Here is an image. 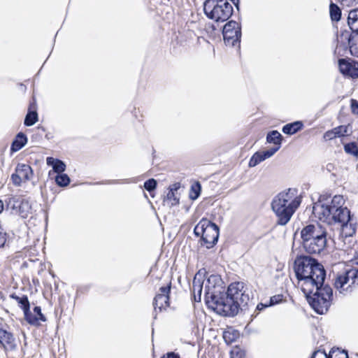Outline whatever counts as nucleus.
Here are the masks:
<instances>
[{
	"mask_svg": "<svg viewBox=\"0 0 358 358\" xmlns=\"http://www.w3.org/2000/svg\"><path fill=\"white\" fill-rule=\"evenodd\" d=\"M317 356H320V358H332V355H327L324 352L320 350L315 351L311 358H315Z\"/></svg>",
	"mask_w": 358,
	"mask_h": 358,
	"instance_id": "39",
	"label": "nucleus"
},
{
	"mask_svg": "<svg viewBox=\"0 0 358 358\" xmlns=\"http://www.w3.org/2000/svg\"><path fill=\"white\" fill-rule=\"evenodd\" d=\"M282 136V135L276 130H273L269 132L266 136V141L270 143H273L275 145V148H278V150L280 148L281 141Z\"/></svg>",
	"mask_w": 358,
	"mask_h": 358,
	"instance_id": "23",
	"label": "nucleus"
},
{
	"mask_svg": "<svg viewBox=\"0 0 358 358\" xmlns=\"http://www.w3.org/2000/svg\"><path fill=\"white\" fill-rule=\"evenodd\" d=\"M348 43L351 54L358 57V41H355L353 36H350L349 37Z\"/></svg>",
	"mask_w": 358,
	"mask_h": 358,
	"instance_id": "31",
	"label": "nucleus"
},
{
	"mask_svg": "<svg viewBox=\"0 0 358 358\" xmlns=\"http://www.w3.org/2000/svg\"><path fill=\"white\" fill-rule=\"evenodd\" d=\"M33 176L30 166L24 164H18L15 172L11 175V180L15 186H20L22 182L29 180Z\"/></svg>",
	"mask_w": 358,
	"mask_h": 358,
	"instance_id": "12",
	"label": "nucleus"
},
{
	"mask_svg": "<svg viewBox=\"0 0 358 358\" xmlns=\"http://www.w3.org/2000/svg\"><path fill=\"white\" fill-rule=\"evenodd\" d=\"M0 348H3L6 353L15 351L17 348L14 335L3 328H0Z\"/></svg>",
	"mask_w": 358,
	"mask_h": 358,
	"instance_id": "14",
	"label": "nucleus"
},
{
	"mask_svg": "<svg viewBox=\"0 0 358 358\" xmlns=\"http://www.w3.org/2000/svg\"><path fill=\"white\" fill-rule=\"evenodd\" d=\"M203 282L204 278L203 275L200 272H198L195 275L192 282V292L195 301H201Z\"/></svg>",
	"mask_w": 358,
	"mask_h": 358,
	"instance_id": "18",
	"label": "nucleus"
},
{
	"mask_svg": "<svg viewBox=\"0 0 358 358\" xmlns=\"http://www.w3.org/2000/svg\"><path fill=\"white\" fill-rule=\"evenodd\" d=\"M231 358H244L245 352L238 346L234 347L231 351Z\"/></svg>",
	"mask_w": 358,
	"mask_h": 358,
	"instance_id": "34",
	"label": "nucleus"
},
{
	"mask_svg": "<svg viewBox=\"0 0 358 358\" xmlns=\"http://www.w3.org/2000/svg\"><path fill=\"white\" fill-rule=\"evenodd\" d=\"M348 23L352 33L358 34V8L349 12Z\"/></svg>",
	"mask_w": 358,
	"mask_h": 358,
	"instance_id": "20",
	"label": "nucleus"
},
{
	"mask_svg": "<svg viewBox=\"0 0 358 358\" xmlns=\"http://www.w3.org/2000/svg\"><path fill=\"white\" fill-rule=\"evenodd\" d=\"M10 297L15 299L23 310L25 320L29 324L37 323L36 317L30 311L29 301L26 295H23L22 297H20L13 294L10 295Z\"/></svg>",
	"mask_w": 358,
	"mask_h": 358,
	"instance_id": "15",
	"label": "nucleus"
},
{
	"mask_svg": "<svg viewBox=\"0 0 358 358\" xmlns=\"http://www.w3.org/2000/svg\"><path fill=\"white\" fill-rule=\"evenodd\" d=\"M350 125H341L334 128L337 137H342L349 134L350 133Z\"/></svg>",
	"mask_w": 358,
	"mask_h": 358,
	"instance_id": "28",
	"label": "nucleus"
},
{
	"mask_svg": "<svg viewBox=\"0 0 358 358\" xmlns=\"http://www.w3.org/2000/svg\"><path fill=\"white\" fill-rule=\"evenodd\" d=\"M203 11L209 19L216 22H223L231 16L233 6L229 0H206Z\"/></svg>",
	"mask_w": 358,
	"mask_h": 358,
	"instance_id": "6",
	"label": "nucleus"
},
{
	"mask_svg": "<svg viewBox=\"0 0 358 358\" xmlns=\"http://www.w3.org/2000/svg\"><path fill=\"white\" fill-rule=\"evenodd\" d=\"M3 209H4V206H3V201L1 200H0V213L3 210Z\"/></svg>",
	"mask_w": 358,
	"mask_h": 358,
	"instance_id": "45",
	"label": "nucleus"
},
{
	"mask_svg": "<svg viewBox=\"0 0 358 358\" xmlns=\"http://www.w3.org/2000/svg\"><path fill=\"white\" fill-rule=\"evenodd\" d=\"M157 187V181L153 179H149L144 182V187L148 192L154 190Z\"/></svg>",
	"mask_w": 358,
	"mask_h": 358,
	"instance_id": "35",
	"label": "nucleus"
},
{
	"mask_svg": "<svg viewBox=\"0 0 358 358\" xmlns=\"http://www.w3.org/2000/svg\"><path fill=\"white\" fill-rule=\"evenodd\" d=\"M38 121V114L36 111H29L25 117L24 124L30 127L34 125Z\"/></svg>",
	"mask_w": 358,
	"mask_h": 358,
	"instance_id": "25",
	"label": "nucleus"
},
{
	"mask_svg": "<svg viewBox=\"0 0 358 358\" xmlns=\"http://www.w3.org/2000/svg\"><path fill=\"white\" fill-rule=\"evenodd\" d=\"M335 358H348V355L346 351H338L335 354Z\"/></svg>",
	"mask_w": 358,
	"mask_h": 358,
	"instance_id": "42",
	"label": "nucleus"
},
{
	"mask_svg": "<svg viewBox=\"0 0 358 358\" xmlns=\"http://www.w3.org/2000/svg\"><path fill=\"white\" fill-rule=\"evenodd\" d=\"M236 335L231 333L229 330L225 331L223 333V338L227 343H232L235 341Z\"/></svg>",
	"mask_w": 358,
	"mask_h": 358,
	"instance_id": "36",
	"label": "nucleus"
},
{
	"mask_svg": "<svg viewBox=\"0 0 358 358\" xmlns=\"http://www.w3.org/2000/svg\"><path fill=\"white\" fill-rule=\"evenodd\" d=\"M303 127V123L296 121L293 123L287 124L282 127V132L285 134L292 135L300 131Z\"/></svg>",
	"mask_w": 358,
	"mask_h": 358,
	"instance_id": "22",
	"label": "nucleus"
},
{
	"mask_svg": "<svg viewBox=\"0 0 358 358\" xmlns=\"http://www.w3.org/2000/svg\"><path fill=\"white\" fill-rule=\"evenodd\" d=\"M6 241V233L0 226V248H2Z\"/></svg>",
	"mask_w": 358,
	"mask_h": 358,
	"instance_id": "38",
	"label": "nucleus"
},
{
	"mask_svg": "<svg viewBox=\"0 0 358 358\" xmlns=\"http://www.w3.org/2000/svg\"><path fill=\"white\" fill-rule=\"evenodd\" d=\"M179 188H180V184L175 183L172 186L170 187L169 190H172L173 192H175V191H177Z\"/></svg>",
	"mask_w": 358,
	"mask_h": 358,
	"instance_id": "44",
	"label": "nucleus"
},
{
	"mask_svg": "<svg viewBox=\"0 0 358 358\" xmlns=\"http://www.w3.org/2000/svg\"><path fill=\"white\" fill-rule=\"evenodd\" d=\"M221 280L216 275H210L205 285V300L209 308L224 316L233 317L238 314L234 301L224 292L220 284Z\"/></svg>",
	"mask_w": 358,
	"mask_h": 358,
	"instance_id": "3",
	"label": "nucleus"
},
{
	"mask_svg": "<svg viewBox=\"0 0 358 358\" xmlns=\"http://www.w3.org/2000/svg\"><path fill=\"white\" fill-rule=\"evenodd\" d=\"M227 292L231 299L234 301L238 311L239 309L246 310L251 305H254L251 298L252 292L243 282L231 283Z\"/></svg>",
	"mask_w": 358,
	"mask_h": 358,
	"instance_id": "7",
	"label": "nucleus"
},
{
	"mask_svg": "<svg viewBox=\"0 0 358 358\" xmlns=\"http://www.w3.org/2000/svg\"><path fill=\"white\" fill-rule=\"evenodd\" d=\"M200 192L201 185L199 182H197L192 185L189 193V197L193 200L196 199L199 197Z\"/></svg>",
	"mask_w": 358,
	"mask_h": 358,
	"instance_id": "29",
	"label": "nucleus"
},
{
	"mask_svg": "<svg viewBox=\"0 0 358 358\" xmlns=\"http://www.w3.org/2000/svg\"><path fill=\"white\" fill-rule=\"evenodd\" d=\"M300 236L302 248L308 254L319 255L327 246V230L317 222L304 226Z\"/></svg>",
	"mask_w": 358,
	"mask_h": 358,
	"instance_id": "4",
	"label": "nucleus"
},
{
	"mask_svg": "<svg viewBox=\"0 0 358 358\" xmlns=\"http://www.w3.org/2000/svg\"><path fill=\"white\" fill-rule=\"evenodd\" d=\"M340 71L345 76H348L353 78H358V62L350 60L348 61L345 59L338 60Z\"/></svg>",
	"mask_w": 358,
	"mask_h": 358,
	"instance_id": "16",
	"label": "nucleus"
},
{
	"mask_svg": "<svg viewBox=\"0 0 358 358\" xmlns=\"http://www.w3.org/2000/svg\"><path fill=\"white\" fill-rule=\"evenodd\" d=\"M37 319V323L31 324L32 325H38L40 324L39 321L45 322L46 320L45 317L41 313V309L39 306H36L34 308V313H32Z\"/></svg>",
	"mask_w": 358,
	"mask_h": 358,
	"instance_id": "32",
	"label": "nucleus"
},
{
	"mask_svg": "<svg viewBox=\"0 0 358 358\" xmlns=\"http://www.w3.org/2000/svg\"><path fill=\"white\" fill-rule=\"evenodd\" d=\"M162 358H180V356L178 354L171 352L167 353L166 356L164 355Z\"/></svg>",
	"mask_w": 358,
	"mask_h": 358,
	"instance_id": "43",
	"label": "nucleus"
},
{
	"mask_svg": "<svg viewBox=\"0 0 358 358\" xmlns=\"http://www.w3.org/2000/svg\"><path fill=\"white\" fill-rule=\"evenodd\" d=\"M297 285L304 294L311 307L319 314H324L331 305L333 290L324 285L326 271L319 262L306 255L299 256L294 263Z\"/></svg>",
	"mask_w": 358,
	"mask_h": 358,
	"instance_id": "1",
	"label": "nucleus"
},
{
	"mask_svg": "<svg viewBox=\"0 0 358 358\" xmlns=\"http://www.w3.org/2000/svg\"><path fill=\"white\" fill-rule=\"evenodd\" d=\"M31 206L27 199L21 196H13L6 202V211L10 214L27 218L31 213Z\"/></svg>",
	"mask_w": 358,
	"mask_h": 358,
	"instance_id": "10",
	"label": "nucleus"
},
{
	"mask_svg": "<svg viewBox=\"0 0 358 358\" xmlns=\"http://www.w3.org/2000/svg\"><path fill=\"white\" fill-rule=\"evenodd\" d=\"M278 148H272L267 150L255 152L250 159L248 166L255 167L265 159L272 157L277 151Z\"/></svg>",
	"mask_w": 358,
	"mask_h": 358,
	"instance_id": "17",
	"label": "nucleus"
},
{
	"mask_svg": "<svg viewBox=\"0 0 358 358\" xmlns=\"http://www.w3.org/2000/svg\"><path fill=\"white\" fill-rule=\"evenodd\" d=\"M171 285V283L169 282L166 286L159 288V292L155 296L153 301L155 311L158 309L160 312L169 306Z\"/></svg>",
	"mask_w": 358,
	"mask_h": 358,
	"instance_id": "13",
	"label": "nucleus"
},
{
	"mask_svg": "<svg viewBox=\"0 0 358 358\" xmlns=\"http://www.w3.org/2000/svg\"><path fill=\"white\" fill-rule=\"evenodd\" d=\"M358 285V269L352 268L337 275L334 287L341 294L351 292L352 287Z\"/></svg>",
	"mask_w": 358,
	"mask_h": 358,
	"instance_id": "9",
	"label": "nucleus"
},
{
	"mask_svg": "<svg viewBox=\"0 0 358 358\" xmlns=\"http://www.w3.org/2000/svg\"><path fill=\"white\" fill-rule=\"evenodd\" d=\"M352 112L354 114L358 115V101L354 99L351 100Z\"/></svg>",
	"mask_w": 358,
	"mask_h": 358,
	"instance_id": "41",
	"label": "nucleus"
},
{
	"mask_svg": "<svg viewBox=\"0 0 358 358\" xmlns=\"http://www.w3.org/2000/svg\"><path fill=\"white\" fill-rule=\"evenodd\" d=\"M46 162L48 166H52L55 172L62 173L66 169V164L58 159L47 157Z\"/></svg>",
	"mask_w": 358,
	"mask_h": 358,
	"instance_id": "21",
	"label": "nucleus"
},
{
	"mask_svg": "<svg viewBox=\"0 0 358 358\" xmlns=\"http://www.w3.org/2000/svg\"><path fill=\"white\" fill-rule=\"evenodd\" d=\"M357 263H358V262H357Z\"/></svg>",
	"mask_w": 358,
	"mask_h": 358,
	"instance_id": "46",
	"label": "nucleus"
},
{
	"mask_svg": "<svg viewBox=\"0 0 358 358\" xmlns=\"http://www.w3.org/2000/svg\"><path fill=\"white\" fill-rule=\"evenodd\" d=\"M27 143V138L26 135L20 132L16 136L15 138L12 143L10 150L13 152H17L22 149Z\"/></svg>",
	"mask_w": 358,
	"mask_h": 358,
	"instance_id": "19",
	"label": "nucleus"
},
{
	"mask_svg": "<svg viewBox=\"0 0 358 358\" xmlns=\"http://www.w3.org/2000/svg\"><path fill=\"white\" fill-rule=\"evenodd\" d=\"M223 37L227 45L236 46L239 45L241 37V28L236 21L228 22L223 27Z\"/></svg>",
	"mask_w": 358,
	"mask_h": 358,
	"instance_id": "11",
	"label": "nucleus"
},
{
	"mask_svg": "<svg viewBox=\"0 0 358 358\" xmlns=\"http://www.w3.org/2000/svg\"><path fill=\"white\" fill-rule=\"evenodd\" d=\"M274 298H275V296L271 298L269 304H264L262 303H259L257 306L255 313L252 315V316H256L257 315H258L259 311L264 310V308H266L271 305L275 304L276 303V301H274Z\"/></svg>",
	"mask_w": 358,
	"mask_h": 358,
	"instance_id": "33",
	"label": "nucleus"
},
{
	"mask_svg": "<svg viewBox=\"0 0 358 358\" xmlns=\"http://www.w3.org/2000/svg\"><path fill=\"white\" fill-rule=\"evenodd\" d=\"M301 201V199L296 196L295 189H289L275 196L271 208L278 217L277 224L282 226L287 224Z\"/></svg>",
	"mask_w": 358,
	"mask_h": 358,
	"instance_id": "5",
	"label": "nucleus"
},
{
	"mask_svg": "<svg viewBox=\"0 0 358 358\" xmlns=\"http://www.w3.org/2000/svg\"><path fill=\"white\" fill-rule=\"evenodd\" d=\"M164 201L167 202L171 206H176L179 203V198L173 192L172 190H169Z\"/></svg>",
	"mask_w": 358,
	"mask_h": 358,
	"instance_id": "26",
	"label": "nucleus"
},
{
	"mask_svg": "<svg viewBox=\"0 0 358 358\" xmlns=\"http://www.w3.org/2000/svg\"><path fill=\"white\" fill-rule=\"evenodd\" d=\"M338 1L340 2L342 5L346 6H350L354 3H358V0H338Z\"/></svg>",
	"mask_w": 358,
	"mask_h": 358,
	"instance_id": "40",
	"label": "nucleus"
},
{
	"mask_svg": "<svg viewBox=\"0 0 358 358\" xmlns=\"http://www.w3.org/2000/svg\"><path fill=\"white\" fill-rule=\"evenodd\" d=\"M337 136L334 129L326 131L324 134L323 138L325 141H330L336 138Z\"/></svg>",
	"mask_w": 358,
	"mask_h": 358,
	"instance_id": "37",
	"label": "nucleus"
},
{
	"mask_svg": "<svg viewBox=\"0 0 358 358\" xmlns=\"http://www.w3.org/2000/svg\"><path fill=\"white\" fill-rule=\"evenodd\" d=\"M55 181L59 186L65 187L69 184L70 178L65 173H59L55 178Z\"/></svg>",
	"mask_w": 358,
	"mask_h": 358,
	"instance_id": "27",
	"label": "nucleus"
},
{
	"mask_svg": "<svg viewBox=\"0 0 358 358\" xmlns=\"http://www.w3.org/2000/svg\"><path fill=\"white\" fill-rule=\"evenodd\" d=\"M330 16L333 21H339L341 17V10L337 5L331 3L329 6Z\"/></svg>",
	"mask_w": 358,
	"mask_h": 358,
	"instance_id": "24",
	"label": "nucleus"
},
{
	"mask_svg": "<svg viewBox=\"0 0 358 358\" xmlns=\"http://www.w3.org/2000/svg\"><path fill=\"white\" fill-rule=\"evenodd\" d=\"M344 150L346 153L358 156V148L355 143H347L344 145Z\"/></svg>",
	"mask_w": 358,
	"mask_h": 358,
	"instance_id": "30",
	"label": "nucleus"
},
{
	"mask_svg": "<svg viewBox=\"0 0 358 358\" xmlns=\"http://www.w3.org/2000/svg\"><path fill=\"white\" fill-rule=\"evenodd\" d=\"M344 203L345 200L341 195L334 196L330 203L324 202L320 199L314 203L313 213L320 221L328 224L340 223L342 232L345 236H351L355 232V229L352 227V223H350L349 231H348V222L351 218L348 208L343 207Z\"/></svg>",
	"mask_w": 358,
	"mask_h": 358,
	"instance_id": "2",
	"label": "nucleus"
},
{
	"mask_svg": "<svg viewBox=\"0 0 358 358\" xmlns=\"http://www.w3.org/2000/svg\"><path fill=\"white\" fill-rule=\"evenodd\" d=\"M194 234L201 237V244L207 248H213L219 238V228L213 222L208 220H201L194 227Z\"/></svg>",
	"mask_w": 358,
	"mask_h": 358,
	"instance_id": "8",
	"label": "nucleus"
}]
</instances>
